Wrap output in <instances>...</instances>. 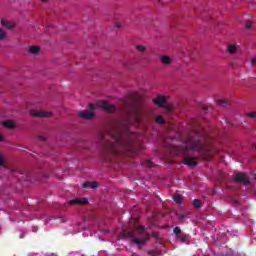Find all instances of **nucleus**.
<instances>
[{
	"mask_svg": "<svg viewBox=\"0 0 256 256\" xmlns=\"http://www.w3.org/2000/svg\"><path fill=\"white\" fill-rule=\"evenodd\" d=\"M170 147L173 153L183 156L184 165H188L189 167H195L199 163L197 158L187 156L189 153H197L205 161H211L213 157V138L203 127L190 132L183 146L171 145Z\"/></svg>",
	"mask_w": 256,
	"mask_h": 256,
	"instance_id": "nucleus-1",
	"label": "nucleus"
},
{
	"mask_svg": "<svg viewBox=\"0 0 256 256\" xmlns=\"http://www.w3.org/2000/svg\"><path fill=\"white\" fill-rule=\"evenodd\" d=\"M132 124L131 118H127L125 122L114 128L109 134L99 135L102 155L107 157L106 161H112L111 156L113 155H119L133 149L135 135L129 130V126Z\"/></svg>",
	"mask_w": 256,
	"mask_h": 256,
	"instance_id": "nucleus-2",
	"label": "nucleus"
},
{
	"mask_svg": "<svg viewBox=\"0 0 256 256\" xmlns=\"http://www.w3.org/2000/svg\"><path fill=\"white\" fill-rule=\"evenodd\" d=\"M124 235L130 239L133 237H141L132 239V243L139 245V247L145 245V243L149 241V233H147V228L139 224H136L135 227L130 230H124Z\"/></svg>",
	"mask_w": 256,
	"mask_h": 256,
	"instance_id": "nucleus-3",
	"label": "nucleus"
},
{
	"mask_svg": "<svg viewBox=\"0 0 256 256\" xmlns=\"http://www.w3.org/2000/svg\"><path fill=\"white\" fill-rule=\"evenodd\" d=\"M97 107H101L102 109H104V111H107L108 113H113L117 110V108H115L113 104H109L105 100H100L96 102V104H88V109H90V111H80L79 117H81L82 119H93V117H95L93 111H95Z\"/></svg>",
	"mask_w": 256,
	"mask_h": 256,
	"instance_id": "nucleus-4",
	"label": "nucleus"
},
{
	"mask_svg": "<svg viewBox=\"0 0 256 256\" xmlns=\"http://www.w3.org/2000/svg\"><path fill=\"white\" fill-rule=\"evenodd\" d=\"M233 179L236 181V183H243L244 185H249L251 183L249 178H247V175H245L243 172L233 175Z\"/></svg>",
	"mask_w": 256,
	"mask_h": 256,
	"instance_id": "nucleus-5",
	"label": "nucleus"
},
{
	"mask_svg": "<svg viewBox=\"0 0 256 256\" xmlns=\"http://www.w3.org/2000/svg\"><path fill=\"white\" fill-rule=\"evenodd\" d=\"M30 115L32 117H53V113L45 110H31Z\"/></svg>",
	"mask_w": 256,
	"mask_h": 256,
	"instance_id": "nucleus-6",
	"label": "nucleus"
},
{
	"mask_svg": "<svg viewBox=\"0 0 256 256\" xmlns=\"http://www.w3.org/2000/svg\"><path fill=\"white\" fill-rule=\"evenodd\" d=\"M87 203H89L87 198H76L68 202L69 205H87Z\"/></svg>",
	"mask_w": 256,
	"mask_h": 256,
	"instance_id": "nucleus-7",
	"label": "nucleus"
},
{
	"mask_svg": "<svg viewBox=\"0 0 256 256\" xmlns=\"http://www.w3.org/2000/svg\"><path fill=\"white\" fill-rule=\"evenodd\" d=\"M1 25H2V27H4L5 29H8V30L15 29V22H9L5 18L1 19Z\"/></svg>",
	"mask_w": 256,
	"mask_h": 256,
	"instance_id": "nucleus-8",
	"label": "nucleus"
},
{
	"mask_svg": "<svg viewBox=\"0 0 256 256\" xmlns=\"http://www.w3.org/2000/svg\"><path fill=\"white\" fill-rule=\"evenodd\" d=\"M153 103H155V105H158V107H163V105L167 103V99L165 98V96H158L157 98L153 99Z\"/></svg>",
	"mask_w": 256,
	"mask_h": 256,
	"instance_id": "nucleus-9",
	"label": "nucleus"
},
{
	"mask_svg": "<svg viewBox=\"0 0 256 256\" xmlns=\"http://www.w3.org/2000/svg\"><path fill=\"white\" fill-rule=\"evenodd\" d=\"M160 61L163 65H171V63H173V60L171 59V57L167 55H161Z\"/></svg>",
	"mask_w": 256,
	"mask_h": 256,
	"instance_id": "nucleus-10",
	"label": "nucleus"
},
{
	"mask_svg": "<svg viewBox=\"0 0 256 256\" xmlns=\"http://www.w3.org/2000/svg\"><path fill=\"white\" fill-rule=\"evenodd\" d=\"M84 189H97L99 183L97 182H85L82 186Z\"/></svg>",
	"mask_w": 256,
	"mask_h": 256,
	"instance_id": "nucleus-11",
	"label": "nucleus"
},
{
	"mask_svg": "<svg viewBox=\"0 0 256 256\" xmlns=\"http://www.w3.org/2000/svg\"><path fill=\"white\" fill-rule=\"evenodd\" d=\"M2 125L6 129H15V122H13V120H6L2 122Z\"/></svg>",
	"mask_w": 256,
	"mask_h": 256,
	"instance_id": "nucleus-12",
	"label": "nucleus"
},
{
	"mask_svg": "<svg viewBox=\"0 0 256 256\" xmlns=\"http://www.w3.org/2000/svg\"><path fill=\"white\" fill-rule=\"evenodd\" d=\"M39 51H41V48H39V46H30L29 47V53H31L32 55H37L39 53Z\"/></svg>",
	"mask_w": 256,
	"mask_h": 256,
	"instance_id": "nucleus-13",
	"label": "nucleus"
},
{
	"mask_svg": "<svg viewBox=\"0 0 256 256\" xmlns=\"http://www.w3.org/2000/svg\"><path fill=\"white\" fill-rule=\"evenodd\" d=\"M173 200L175 201V203H178V205H181L183 201V196H181V194H175L173 196Z\"/></svg>",
	"mask_w": 256,
	"mask_h": 256,
	"instance_id": "nucleus-14",
	"label": "nucleus"
},
{
	"mask_svg": "<svg viewBox=\"0 0 256 256\" xmlns=\"http://www.w3.org/2000/svg\"><path fill=\"white\" fill-rule=\"evenodd\" d=\"M177 239H179L181 243H187V239H189V236H187V234H180L177 236Z\"/></svg>",
	"mask_w": 256,
	"mask_h": 256,
	"instance_id": "nucleus-15",
	"label": "nucleus"
},
{
	"mask_svg": "<svg viewBox=\"0 0 256 256\" xmlns=\"http://www.w3.org/2000/svg\"><path fill=\"white\" fill-rule=\"evenodd\" d=\"M134 121H135V123H141V112H139V111H136L135 113H134Z\"/></svg>",
	"mask_w": 256,
	"mask_h": 256,
	"instance_id": "nucleus-16",
	"label": "nucleus"
},
{
	"mask_svg": "<svg viewBox=\"0 0 256 256\" xmlns=\"http://www.w3.org/2000/svg\"><path fill=\"white\" fill-rule=\"evenodd\" d=\"M228 53H230L232 55L237 53V47L233 44L228 45Z\"/></svg>",
	"mask_w": 256,
	"mask_h": 256,
	"instance_id": "nucleus-17",
	"label": "nucleus"
},
{
	"mask_svg": "<svg viewBox=\"0 0 256 256\" xmlns=\"http://www.w3.org/2000/svg\"><path fill=\"white\" fill-rule=\"evenodd\" d=\"M155 122L159 125H163V123H165V118L161 115H158L155 117Z\"/></svg>",
	"mask_w": 256,
	"mask_h": 256,
	"instance_id": "nucleus-18",
	"label": "nucleus"
},
{
	"mask_svg": "<svg viewBox=\"0 0 256 256\" xmlns=\"http://www.w3.org/2000/svg\"><path fill=\"white\" fill-rule=\"evenodd\" d=\"M5 39H7V32L0 28V41H5Z\"/></svg>",
	"mask_w": 256,
	"mask_h": 256,
	"instance_id": "nucleus-19",
	"label": "nucleus"
},
{
	"mask_svg": "<svg viewBox=\"0 0 256 256\" xmlns=\"http://www.w3.org/2000/svg\"><path fill=\"white\" fill-rule=\"evenodd\" d=\"M136 49L139 51V53H145L147 51V47L143 45H136Z\"/></svg>",
	"mask_w": 256,
	"mask_h": 256,
	"instance_id": "nucleus-20",
	"label": "nucleus"
},
{
	"mask_svg": "<svg viewBox=\"0 0 256 256\" xmlns=\"http://www.w3.org/2000/svg\"><path fill=\"white\" fill-rule=\"evenodd\" d=\"M193 205L196 207V209L201 208V200H199V199H194V200H193Z\"/></svg>",
	"mask_w": 256,
	"mask_h": 256,
	"instance_id": "nucleus-21",
	"label": "nucleus"
},
{
	"mask_svg": "<svg viewBox=\"0 0 256 256\" xmlns=\"http://www.w3.org/2000/svg\"><path fill=\"white\" fill-rule=\"evenodd\" d=\"M173 233H175V235H177V237H179V235H181L182 231L180 227H175L173 229Z\"/></svg>",
	"mask_w": 256,
	"mask_h": 256,
	"instance_id": "nucleus-22",
	"label": "nucleus"
},
{
	"mask_svg": "<svg viewBox=\"0 0 256 256\" xmlns=\"http://www.w3.org/2000/svg\"><path fill=\"white\" fill-rule=\"evenodd\" d=\"M218 103L222 107H227V105H229V102L227 100H218Z\"/></svg>",
	"mask_w": 256,
	"mask_h": 256,
	"instance_id": "nucleus-23",
	"label": "nucleus"
},
{
	"mask_svg": "<svg viewBox=\"0 0 256 256\" xmlns=\"http://www.w3.org/2000/svg\"><path fill=\"white\" fill-rule=\"evenodd\" d=\"M177 218L179 219L180 223H185V216L183 214H177Z\"/></svg>",
	"mask_w": 256,
	"mask_h": 256,
	"instance_id": "nucleus-24",
	"label": "nucleus"
},
{
	"mask_svg": "<svg viewBox=\"0 0 256 256\" xmlns=\"http://www.w3.org/2000/svg\"><path fill=\"white\" fill-rule=\"evenodd\" d=\"M246 117H249L250 119H253L256 117V112H250L246 114Z\"/></svg>",
	"mask_w": 256,
	"mask_h": 256,
	"instance_id": "nucleus-25",
	"label": "nucleus"
},
{
	"mask_svg": "<svg viewBox=\"0 0 256 256\" xmlns=\"http://www.w3.org/2000/svg\"><path fill=\"white\" fill-rule=\"evenodd\" d=\"M245 27H246V29H251V27H252L251 21H247L245 24Z\"/></svg>",
	"mask_w": 256,
	"mask_h": 256,
	"instance_id": "nucleus-26",
	"label": "nucleus"
},
{
	"mask_svg": "<svg viewBox=\"0 0 256 256\" xmlns=\"http://www.w3.org/2000/svg\"><path fill=\"white\" fill-rule=\"evenodd\" d=\"M146 165L147 167H153V162H151V160H147Z\"/></svg>",
	"mask_w": 256,
	"mask_h": 256,
	"instance_id": "nucleus-27",
	"label": "nucleus"
},
{
	"mask_svg": "<svg viewBox=\"0 0 256 256\" xmlns=\"http://www.w3.org/2000/svg\"><path fill=\"white\" fill-rule=\"evenodd\" d=\"M0 165H5V160L3 159V156L0 154Z\"/></svg>",
	"mask_w": 256,
	"mask_h": 256,
	"instance_id": "nucleus-28",
	"label": "nucleus"
},
{
	"mask_svg": "<svg viewBox=\"0 0 256 256\" xmlns=\"http://www.w3.org/2000/svg\"><path fill=\"white\" fill-rule=\"evenodd\" d=\"M40 141H47V138L45 136H39Z\"/></svg>",
	"mask_w": 256,
	"mask_h": 256,
	"instance_id": "nucleus-29",
	"label": "nucleus"
},
{
	"mask_svg": "<svg viewBox=\"0 0 256 256\" xmlns=\"http://www.w3.org/2000/svg\"><path fill=\"white\" fill-rule=\"evenodd\" d=\"M251 64L252 65H256V58L254 57V58H252V60H251Z\"/></svg>",
	"mask_w": 256,
	"mask_h": 256,
	"instance_id": "nucleus-30",
	"label": "nucleus"
},
{
	"mask_svg": "<svg viewBox=\"0 0 256 256\" xmlns=\"http://www.w3.org/2000/svg\"><path fill=\"white\" fill-rule=\"evenodd\" d=\"M41 3H49V0H40Z\"/></svg>",
	"mask_w": 256,
	"mask_h": 256,
	"instance_id": "nucleus-31",
	"label": "nucleus"
},
{
	"mask_svg": "<svg viewBox=\"0 0 256 256\" xmlns=\"http://www.w3.org/2000/svg\"><path fill=\"white\" fill-rule=\"evenodd\" d=\"M60 223H65V218H61Z\"/></svg>",
	"mask_w": 256,
	"mask_h": 256,
	"instance_id": "nucleus-32",
	"label": "nucleus"
},
{
	"mask_svg": "<svg viewBox=\"0 0 256 256\" xmlns=\"http://www.w3.org/2000/svg\"><path fill=\"white\" fill-rule=\"evenodd\" d=\"M116 27H121V24L119 22H117Z\"/></svg>",
	"mask_w": 256,
	"mask_h": 256,
	"instance_id": "nucleus-33",
	"label": "nucleus"
},
{
	"mask_svg": "<svg viewBox=\"0 0 256 256\" xmlns=\"http://www.w3.org/2000/svg\"><path fill=\"white\" fill-rule=\"evenodd\" d=\"M203 111H207V106L202 107Z\"/></svg>",
	"mask_w": 256,
	"mask_h": 256,
	"instance_id": "nucleus-34",
	"label": "nucleus"
},
{
	"mask_svg": "<svg viewBox=\"0 0 256 256\" xmlns=\"http://www.w3.org/2000/svg\"><path fill=\"white\" fill-rule=\"evenodd\" d=\"M0 141H3V136L0 134Z\"/></svg>",
	"mask_w": 256,
	"mask_h": 256,
	"instance_id": "nucleus-35",
	"label": "nucleus"
},
{
	"mask_svg": "<svg viewBox=\"0 0 256 256\" xmlns=\"http://www.w3.org/2000/svg\"><path fill=\"white\" fill-rule=\"evenodd\" d=\"M181 53H182V56H183V57H185V56H186V55H185V52H181Z\"/></svg>",
	"mask_w": 256,
	"mask_h": 256,
	"instance_id": "nucleus-36",
	"label": "nucleus"
}]
</instances>
